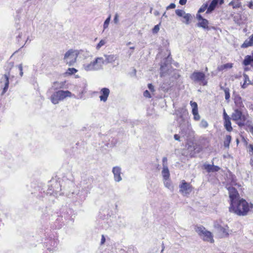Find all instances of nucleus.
Masks as SVG:
<instances>
[{
	"instance_id": "f257e3e1",
	"label": "nucleus",
	"mask_w": 253,
	"mask_h": 253,
	"mask_svg": "<svg viewBox=\"0 0 253 253\" xmlns=\"http://www.w3.org/2000/svg\"><path fill=\"white\" fill-rule=\"evenodd\" d=\"M253 208L251 203H248L245 200L241 199L239 201L230 206L229 211L239 216H245Z\"/></svg>"
},
{
	"instance_id": "f03ea898",
	"label": "nucleus",
	"mask_w": 253,
	"mask_h": 253,
	"mask_svg": "<svg viewBox=\"0 0 253 253\" xmlns=\"http://www.w3.org/2000/svg\"><path fill=\"white\" fill-rule=\"evenodd\" d=\"M80 54H83L84 57H86L88 55V52L83 50H78L73 49L68 50L64 55V62L69 66L74 65L76 62L78 56Z\"/></svg>"
},
{
	"instance_id": "7ed1b4c3",
	"label": "nucleus",
	"mask_w": 253,
	"mask_h": 253,
	"mask_svg": "<svg viewBox=\"0 0 253 253\" xmlns=\"http://www.w3.org/2000/svg\"><path fill=\"white\" fill-rule=\"evenodd\" d=\"M104 64V58L102 57H98L90 63H84L83 65V69L87 72L98 71L103 68Z\"/></svg>"
},
{
	"instance_id": "20e7f679",
	"label": "nucleus",
	"mask_w": 253,
	"mask_h": 253,
	"mask_svg": "<svg viewBox=\"0 0 253 253\" xmlns=\"http://www.w3.org/2000/svg\"><path fill=\"white\" fill-rule=\"evenodd\" d=\"M230 184L231 186L227 185L226 187L229 192L230 205H232L241 199L237 190L233 186H238L239 187L240 185L236 182L235 177L232 176H231V181L230 182Z\"/></svg>"
},
{
	"instance_id": "39448f33",
	"label": "nucleus",
	"mask_w": 253,
	"mask_h": 253,
	"mask_svg": "<svg viewBox=\"0 0 253 253\" xmlns=\"http://www.w3.org/2000/svg\"><path fill=\"white\" fill-rule=\"evenodd\" d=\"M75 96L68 90H58L53 93L50 97V100L53 104H58L60 101L63 100L65 98Z\"/></svg>"
},
{
	"instance_id": "423d86ee",
	"label": "nucleus",
	"mask_w": 253,
	"mask_h": 253,
	"mask_svg": "<svg viewBox=\"0 0 253 253\" xmlns=\"http://www.w3.org/2000/svg\"><path fill=\"white\" fill-rule=\"evenodd\" d=\"M231 118L239 126H244L248 118V115L245 114L242 110L235 109L232 114Z\"/></svg>"
},
{
	"instance_id": "0eeeda50",
	"label": "nucleus",
	"mask_w": 253,
	"mask_h": 253,
	"mask_svg": "<svg viewBox=\"0 0 253 253\" xmlns=\"http://www.w3.org/2000/svg\"><path fill=\"white\" fill-rule=\"evenodd\" d=\"M196 231L204 241L209 242L211 243L214 242L212 233L207 231L204 227H197L196 228Z\"/></svg>"
},
{
	"instance_id": "6e6552de",
	"label": "nucleus",
	"mask_w": 253,
	"mask_h": 253,
	"mask_svg": "<svg viewBox=\"0 0 253 253\" xmlns=\"http://www.w3.org/2000/svg\"><path fill=\"white\" fill-rule=\"evenodd\" d=\"M205 74L200 71H195L190 76V79L196 83H198L200 84L205 85L207 84V81L205 79Z\"/></svg>"
},
{
	"instance_id": "1a4fd4ad",
	"label": "nucleus",
	"mask_w": 253,
	"mask_h": 253,
	"mask_svg": "<svg viewBox=\"0 0 253 253\" xmlns=\"http://www.w3.org/2000/svg\"><path fill=\"white\" fill-rule=\"evenodd\" d=\"M179 191L184 196L189 194L192 190V187L191 185L183 180L179 185Z\"/></svg>"
},
{
	"instance_id": "9d476101",
	"label": "nucleus",
	"mask_w": 253,
	"mask_h": 253,
	"mask_svg": "<svg viewBox=\"0 0 253 253\" xmlns=\"http://www.w3.org/2000/svg\"><path fill=\"white\" fill-rule=\"evenodd\" d=\"M112 172L114 174V180L116 182H119L122 181V178L121 176V168L119 167L116 166L113 168Z\"/></svg>"
},
{
	"instance_id": "9b49d317",
	"label": "nucleus",
	"mask_w": 253,
	"mask_h": 253,
	"mask_svg": "<svg viewBox=\"0 0 253 253\" xmlns=\"http://www.w3.org/2000/svg\"><path fill=\"white\" fill-rule=\"evenodd\" d=\"M101 95L99 98L101 101L106 102L110 94V90L108 88H102L100 91Z\"/></svg>"
},
{
	"instance_id": "f8f14e48",
	"label": "nucleus",
	"mask_w": 253,
	"mask_h": 253,
	"mask_svg": "<svg viewBox=\"0 0 253 253\" xmlns=\"http://www.w3.org/2000/svg\"><path fill=\"white\" fill-rule=\"evenodd\" d=\"M9 74H8V75L4 74L3 76V77L2 78V80H3V82L4 83V86L2 91L1 92L2 95H3L8 89V88L9 86Z\"/></svg>"
},
{
	"instance_id": "ddd939ff",
	"label": "nucleus",
	"mask_w": 253,
	"mask_h": 253,
	"mask_svg": "<svg viewBox=\"0 0 253 253\" xmlns=\"http://www.w3.org/2000/svg\"><path fill=\"white\" fill-rule=\"evenodd\" d=\"M105 63H113L117 59L118 56L115 54L105 55Z\"/></svg>"
},
{
	"instance_id": "4468645a",
	"label": "nucleus",
	"mask_w": 253,
	"mask_h": 253,
	"mask_svg": "<svg viewBox=\"0 0 253 253\" xmlns=\"http://www.w3.org/2000/svg\"><path fill=\"white\" fill-rule=\"evenodd\" d=\"M253 46V34L249 37V39L245 40L244 43L241 45V47L247 48L249 46Z\"/></svg>"
},
{
	"instance_id": "2eb2a0df",
	"label": "nucleus",
	"mask_w": 253,
	"mask_h": 253,
	"mask_svg": "<svg viewBox=\"0 0 253 253\" xmlns=\"http://www.w3.org/2000/svg\"><path fill=\"white\" fill-rule=\"evenodd\" d=\"M235 103L236 105L235 109H239V110H242V108L244 107V104L242 102V98L241 97L237 96L235 98Z\"/></svg>"
},
{
	"instance_id": "dca6fc26",
	"label": "nucleus",
	"mask_w": 253,
	"mask_h": 253,
	"mask_svg": "<svg viewBox=\"0 0 253 253\" xmlns=\"http://www.w3.org/2000/svg\"><path fill=\"white\" fill-rule=\"evenodd\" d=\"M219 1V0H213L211 2L208 8L207 11L206 12L207 13H209L211 12L215 8L218 2Z\"/></svg>"
},
{
	"instance_id": "f3484780",
	"label": "nucleus",
	"mask_w": 253,
	"mask_h": 253,
	"mask_svg": "<svg viewBox=\"0 0 253 253\" xmlns=\"http://www.w3.org/2000/svg\"><path fill=\"white\" fill-rule=\"evenodd\" d=\"M162 174L163 177V179H169V171L168 169L167 166H164L162 171Z\"/></svg>"
},
{
	"instance_id": "a211bd4d",
	"label": "nucleus",
	"mask_w": 253,
	"mask_h": 253,
	"mask_svg": "<svg viewBox=\"0 0 253 253\" xmlns=\"http://www.w3.org/2000/svg\"><path fill=\"white\" fill-rule=\"evenodd\" d=\"M233 67L232 63H227L223 65H219L217 67V70L218 71H222L225 70H227L228 69H231Z\"/></svg>"
},
{
	"instance_id": "6ab92c4d",
	"label": "nucleus",
	"mask_w": 253,
	"mask_h": 253,
	"mask_svg": "<svg viewBox=\"0 0 253 253\" xmlns=\"http://www.w3.org/2000/svg\"><path fill=\"white\" fill-rule=\"evenodd\" d=\"M230 118L228 119H225L224 120V126L226 129V130L228 131H231L232 130V127L231 126V123L230 121Z\"/></svg>"
},
{
	"instance_id": "aec40b11",
	"label": "nucleus",
	"mask_w": 253,
	"mask_h": 253,
	"mask_svg": "<svg viewBox=\"0 0 253 253\" xmlns=\"http://www.w3.org/2000/svg\"><path fill=\"white\" fill-rule=\"evenodd\" d=\"M209 22L206 19H202L200 22L198 23V26L202 27L204 29H207L208 28Z\"/></svg>"
},
{
	"instance_id": "412c9836",
	"label": "nucleus",
	"mask_w": 253,
	"mask_h": 253,
	"mask_svg": "<svg viewBox=\"0 0 253 253\" xmlns=\"http://www.w3.org/2000/svg\"><path fill=\"white\" fill-rule=\"evenodd\" d=\"M243 76H244V83L242 85V87L244 89L247 87V85H248L250 84L251 82H250V81L249 80V78L247 75L244 74L243 75Z\"/></svg>"
},
{
	"instance_id": "4be33fe9",
	"label": "nucleus",
	"mask_w": 253,
	"mask_h": 253,
	"mask_svg": "<svg viewBox=\"0 0 253 253\" xmlns=\"http://www.w3.org/2000/svg\"><path fill=\"white\" fill-rule=\"evenodd\" d=\"M229 5L232 6L234 9L238 8L241 7V2L239 1H231L228 4Z\"/></svg>"
},
{
	"instance_id": "5701e85b",
	"label": "nucleus",
	"mask_w": 253,
	"mask_h": 253,
	"mask_svg": "<svg viewBox=\"0 0 253 253\" xmlns=\"http://www.w3.org/2000/svg\"><path fill=\"white\" fill-rule=\"evenodd\" d=\"M231 140V137L230 135H226L225 140L224 141V146L225 147L228 148Z\"/></svg>"
},
{
	"instance_id": "b1692460",
	"label": "nucleus",
	"mask_w": 253,
	"mask_h": 253,
	"mask_svg": "<svg viewBox=\"0 0 253 253\" xmlns=\"http://www.w3.org/2000/svg\"><path fill=\"white\" fill-rule=\"evenodd\" d=\"M183 18L185 19V21H183L186 24L188 25L189 24V21L192 18V16L189 13H186L183 16Z\"/></svg>"
},
{
	"instance_id": "393cba45",
	"label": "nucleus",
	"mask_w": 253,
	"mask_h": 253,
	"mask_svg": "<svg viewBox=\"0 0 253 253\" xmlns=\"http://www.w3.org/2000/svg\"><path fill=\"white\" fill-rule=\"evenodd\" d=\"M107 43V40L104 39L101 40L97 44L96 48L97 50H99L102 46L104 45Z\"/></svg>"
},
{
	"instance_id": "a878e982",
	"label": "nucleus",
	"mask_w": 253,
	"mask_h": 253,
	"mask_svg": "<svg viewBox=\"0 0 253 253\" xmlns=\"http://www.w3.org/2000/svg\"><path fill=\"white\" fill-rule=\"evenodd\" d=\"M190 104V105L192 109V113L196 112V111H198V105L196 102L191 101Z\"/></svg>"
},
{
	"instance_id": "bb28decb",
	"label": "nucleus",
	"mask_w": 253,
	"mask_h": 253,
	"mask_svg": "<svg viewBox=\"0 0 253 253\" xmlns=\"http://www.w3.org/2000/svg\"><path fill=\"white\" fill-rule=\"evenodd\" d=\"M164 180V183L165 186L168 188L169 189H172L173 187L171 185V182L169 180V179H163Z\"/></svg>"
},
{
	"instance_id": "cd10ccee",
	"label": "nucleus",
	"mask_w": 253,
	"mask_h": 253,
	"mask_svg": "<svg viewBox=\"0 0 253 253\" xmlns=\"http://www.w3.org/2000/svg\"><path fill=\"white\" fill-rule=\"evenodd\" d=\"M78 70L74 68H69L67 69L66 74L69 75H71L76 73Z\"/></svg>"
},
{
	"instance_id": "c85d7f7f",
	"label": "nucleus",
	"mask_w": 253,
	"mask_h": 253,
	"mask_svg": "<svg viewBox=\"0 0 253 253\" xmlns=\"http://www.w3.org/2000/svg\"><path fill=\"white\" fill-rule=\"evenodd\" d=\"M175 13L179 17H183L186 14L185 12L181 9H176Z\"/></svg>"
},
{
	"instance_id": "c756f323",
	"label": "nucleus",
	"mask_w": 253,
	"mask_h": 253,
	"mask_svg": "<svg viewBox=\"0 0 253 253\" xmlns=\"http://www.w3.org/2000/svg\"><path fill=\"white\" fill-rule=\"evenodd\" d=\"M251 61H253L252 57H251V56H248L244 59L243 63L245 65L247 66L249 65L251 63Z\"/></svg>"
},
{
	"instance_id": "7c9ffc66",
	"label": "nucleus",
	"mask_w": 253,
	"mask_h": 253,
	"mask_svg": "<svg viewBox=\"0 0 253 253\" xmlns=\"http://www.w3.org/2000/svg\"><path fill=\"white\" fill-rule=\"evenodd\" d=\"M111 19V16H109L105 21L103 24V29L104 30L107 29L108 27L110 21Z\"/></svg>"
},
{
	"instance_id": "2f4dec72",
	"label": "nucleus",
	"mask_w": 253,
	"mask_h": 253,
	"mask_svg": "<svg viewBox=\"0 0 253 253\" xmlns=\"http://www.w3.org/2000/svg\"><path fill=\"white\" fill-rule=\"evenodd\" d=\"M200 126L202 127L206 128L208 126L209 124L207 121L202 120L200 123Z\"/></svg>"
},
{
	"instance_id": "473e14b6",
	"label": "nucleus",
	"mask_w": 253,
	"mask_h": 253,
	"mask_svg": "<svg viewBox=\"0 0 253 253\" xmlns=\"http://www.w3.org/2000/svg\"><path fill=\"white\" fill-rule=\"evenodd\" d=\"M16 68H17L20 72V76L21 77H22L23 75V66L22 64H20L17 66H16Z\"/></svg>"
},
{
	"instance_id": "72a5a7b5",
	"label": "nucleus",
	"mask_w": 253,
	"mask_h": 253,
	"mask_svg": "<svg viewBox=\"0 0 253 253\" xmlns=\"http://www.w3.org/2000/svg\"><path fill=\"white\" fill-rule=\"evenodd\" d=\"M208 4H204L202 5V6L201 7V8L198 10V13H201L204 11H205L207 9H208Z\"/></svg>"
},
{
	"instance_id": "f704fd0d",
	"label": "nucleus",
	"mask_w": 253,
	"mask_h": 253,
	"mask_svg": "<svg viewBox=\"0 0 253 253\" xmlns=\"http://www.w3.org/2000/svg\"><path fill=\"white\" fill-rule=\"evenodd\" d=\"M213 165H210V164H205L204 165V168L205 169L207 170L208 172H211V169L212 168Z\"/></svg>"
},
{
	"instance_id": "c9c22d12",
	"label": "nucleus",
	"mask_w": 253,
	"mask_h": 253,
	"mask_svg": "<svg viewBox=\"0 0 253 253\" xmlns=\"http://www.w3.org/2000/svg\"><path fill=\"white\" fill-rule=\"evenodd\" d=\"M194 116V119L195 121H199L200 119V116L199 114L198 111H196L192 113Z\"/></svg>"
},
{
	"instance_id": "e433bc0d",
	"label": "nucleus",
	"mask_w": 253,
	"mask_h": 253,
	"mask_svg": "<svg viewBox=\"0 0 253 253\" xmlns=\"http://www.w3.org/2000/svg\"><path fill=\"white\" fill-rule=\"evenodd\" d=\"M224 92H225V98L226 100H228L230 96L229 89L226 88L224 90Z\"/></svg>"
},
{
	"instance_id": "4c0bfd02",
	"label": "nucleus",
	"mask_w": 253,
	"mask_h": 253,
	"mask_svg": "<svg viewBox=\"0 0 253 253\" xmlns=\"http://www.w3.org/2000/svg\"><path fill=\"white\" fill-rule=\"evenodd\" d=\"M248 151L249 153L253 156V144H250L248 146Z\"/></svg>"
},
{
	"instance_id": "58836bf2",
	"label": "nucleus",
	"mask_w": 253,
	"mask_h": 253,
	"mask_svg": "<svg viewBox=\"0 0 253 253\" xmlns=\"http://www.w3.org/2000/svg\"><path fill=\"white\" fill-rule=\"evenodd\" d=\"M159 30H160V27H159V25H155L154 26V28L153 29V33H157L159 31Z\"/></svg>"
},
{
	"instance_id": "ea45409f",
	"label": "nucleus",
	"mask_w": 253,
	"mask_h": 253,
	"mask_svg": "<svg viewBox=\"0 0 253 253\" xmlns=\"http://www.w3.org/2000/svg\"><path fill=\"white\" fill-rule=\"evenodd\" d=\"M143 95L145 97H147V98H151V95H150V93L149 92V91L148 90H145L144 93H143Z\"/></svg>"
},
{
	"instance_id": "a19ab883",
	"label": "nucleus",
	"mask_w": 253,
	"mask_h": 253,
	"mask_svg": "<svg viewBox=\"0 0 253 253\" xmlns=\"http://www.w3.org/2000/svg\"><path fill=\"white\" fill-rule=\"evenodd\" d=\"M220 169V168L216 166H212V168L211 172L217 171Z\"/></svg>"
},
{
	"instance_id": "79ce46f5",
	"label": "nucleus",
	"mask_w": 253,
	"mask_h": 253,
	"mask_svg": "<svg viewBox=\"0 0 253 253\" xmlns=\"http://www.w3.org/2000/svg\"><path fill=\"white\" fill-rule=\"evenodd\" d=\"M242 16L241 15L240 16V17H241V20H236V19H235V21L236 22V23L237 24H238V25H241L243 23V18H242Z\"/></svg>"
},
{
	"instance_id": "37998d69",
	"label": "nucleus",
	"mask_w": 253,
	"mask_h": 253,
	"mask_svg": "<svg viewBox=\"0 0 253 253\" xmlns=\"http://www.w3.org/2000/svg\"><path fill=\"white\" fill-rule=\"evenodd\" d=\"M219 230L221 232H222L223 233V234L224 235H227L228 234V233L226 231V229L225 228H223V227H220L219 228Z\"/></svg>"
},
{
	"instance_id": "c03bdc74",
	"label": "nucleus",
	"mask_w": 253,
	"mask_h": 253,
	"mask_svg": "<svg viewBox=\"0 0 253 253\" xmlns=\"http://www.w3.org/2000/svg\"><path fill=\"white\" fill-rule=\"evenodd\" d=\"M119 22V15L116 13L115 15V17L114 18V22L115 23V24H118Z\"/></svg>"
},
{
	"instance_id": "a18cd8bd",
	"label": "nucleus",
	"mask_w": 253,
	"mask_h": 253,
	"mask_svg": "<svg viewBox=\"0 0 253 253\" xmlns=\"http://www.w3.org/2000/svg\"><path fill=\"white\" fill-rule=\"evenodd\" d=\"M175 7V4L173 3H171L167 7V9L168 10L169 9H173Z\"/></svg>"
},
{
	"instance_id": "49530a36",
	"label": "nucleus",
	"mask_w": 253,
	"mask_h": 253,
	"mask_svg": "<svg viewBox=\"0 0 253 253\" xmlns=\"http://www.w3.org/2000/svg\"><path fill=\"white\" fill-rule=\"evenodd\" d=\"M148 87L149 88V89L152 92L154 91L155 89H154V86L151 84H148Z\"/></svg>"
},
{
	"instance_id": "de8ad7c7",
	"label": "nucleus",
	"mask_w": 253,
	"mask_h": 253,
	"mask_svg": "<svg viewBox=\"0 0 253 253\" xmlns=\"http://www.w3.org/2000/svg\"><path fill=\"white\" fill-rule=\"evenodd\" d=\"M223 118H224V120L228 119H230V118L229 117V116L226 114L225 110H224V111H223Z\"/></svg>"
},
{
	"instance_id": "09e8293b",
	"label": "nucleus",
	"mask_w": 253,
	"mask_h": 253,
	"mask_svg": "<svg viewBox=\"0 0 253 253\" xmlns=\"http://www.w3.org/2000/svg\"><path fill=\"white\" fill-rule=\"evenodd\" d=\"M167 159L166 157H164L163 158V166L164 167V166H167Z\"/></svg>"
},
{
	"instance_id": "8fccbe9b",
	"label": "nucleus",
	"mask_w": 253,
	"mask_h": 253,
	"mask_svg": "<svg viewBox=\"0 0 253 253\" xmlns=\"http://www.w3.org/2000/svg\"><path fill=\"white\" fill-rule=\"evenodd\" d=\"M165 69L164 67L162 66L161 67V77H165V73L163 72V70Z\"/></svg>"
},
{
	"instance_id": "3c124183",
	"label": "nucleus",
	"mask_w": 253,
	"mask_h": 253,
	"mask_svg": "<svg viewBox=\"0 0 253 253\" xmlns=\"http://www.w3.org/2000/svg\"><path fill=\"white\" fill-rule=\"evenodd\" d=\"M197 18L199 21H202V19H204V18H203L202 16L199 14H197Z\"/></svg>"
},
{
	"instance_id": "603ef678",
	"label": "nucleus",
	"mask_w": 253,
	"mask_h": 253,
	"mask_svg": "<svg viewBox=\"0 0 253 253\" xmlns=\"http://www.w3.org/2000/svg\"><path fill=\"white\" fill-rule=\"evenodd\" d=\"M248 6L251 9H253V1L251 0L248 4Z\"/></svg>"
},
{
	"instance_id": "864d4df0",
	"label": "nucleus",
	"mask_w": 253,
	"mask_h": 253,
	"mask_svg": "<svg viewBox=\"0 0 253 253\" xmlns=\"http://www.w3.org/2000/svg\"><path fill=\"white\" fill-rule=\"evenodd\" d=\"M186 1H187V0H179V3L181 5H184V4H186Z\"/></svg>"
},
{
	"instance_id": "5fc2aeb1",
	"label": "nucleus",
	"mask_w": 253,
	"mask_h": 253,
	"mask_svg": "<svg viewBox=\"0 0 253 253\" xmlns=\"http://www.w3.org/2000/svg\"><path fill=\"white\" fill-rule=\"evenodd\" d=\"M174 138L176 140L180 141V136L177 134H175L174 135Z\"/></svg>"
},
{
	"instance_id": "6e6d98bb",
	"label": "nucleus",
	"mask_w": 253,
	"mask_h": 253,
	"mask_svg": "<svg viewBox=\"0 0 253 253\" xmlns=\"http://www.w3.org/2000/svg\"><path fill=\"white\" fill-rule=\"evenodd\" d=\"M105 242V238L104 235H102V238L101 241V244H103Z\"/></svg>"
},
{
	"instance_id": "4d7b16f0",
	"label": "nucleus",
	"mask_w": 253,
	"mask_h": 253,
	"mask_svg": "<svg viewBox=\"0 0 253 253\" xmlns=\"http://www.w3.org/2000/svg\"><path fill=\"white\" fill-rule=\"evenodd\" d=\"M249 129H250V131L251 132H252V133H253V126H251L250 127H249Z\"/></svg>"
},
{
	"instance_id": "13d9d810",
	"label": "nucleus",
	"mask_w": 253,
	"mask_h": 253,
	"mask_svg": "<svg viewBox=\"0 0 253 253\" xmlns=\"http://www.w3.org/2000/svg\"><path fill=\"white\" fill-rule=\"evenodd\" d=\"M154 14L156 16H158L159 15V12L158 11H155L154 12Z\"/></svg>"
},
{
	"instance_id": "bf43d9fd",
	"label": "nucleus",
	"mask_w": 253,
	"mask_h": 253,
	"mask_svg": "<svg viewBox=\"0 0 253 253\" xmlns=\"http://www.w3.org/2000/svg\"><path fill=\"white\" fill-rule=\"evenodd\" d=\"M133 53V51H129L128 52V54H129V56H130Z\"/></svg>"
},
{
	"instance_id": "052dcab7",
	"label": "nucleus",
	"mask_w": 253,
	"mask_h": 253,
	"mask_svg": "<svg viewBox=\"0 0 253 253\" xmlns=\"http://www.w3.org/2000/svg\"><path fill=\"white\" fill-rule=\"evenodd\" d=\"M130 49H131V50H134L135 49V47L134 46H131V47H130Z\"/></svg>"
},
{
	"instance_id": "680f3d73",
	"label": "nucleus",
	"mask_w": 253,
	"mask_h": 253,
	"mask_svg": "<svg viewBox=\"0 0 253 253\" xmlns=\"http://www.w3.org/2000/svg\"><path fill=\"white\" fill-rule=\"evenodd\" d=\"M163 16H164V17H167V15H166V12H165V13L163 14Z\"/></svg>"
},
{
	"instance_id": "e2e57ef3",
	"label": "nucleus",
	"mask_w": 253,
	"mask_h": 253,
	"mask_svg": "<svg viewBox=\"0 0 253 253\" xmlns=\"http://www.w3.org/2000/svg\"><path fill=\"white\" fill-rule=\"evenodd\" d=\"M131 43V42H128L126 43V45H130Z\"/></svg>"
},
{
	"instance_id": "0e129e2a",
	"label": "nucleus",
	"mask_w": 253,
	"mask_h": 253,
	"mask_svg": "<svg viewBox=\"0 0 253 253\" xmlns=\"http://www.w3.org/2000/svg\"><path fill=\"white\" fill-rule=\"evenodd\" d=\"M223 3V0H221L220 2V4H222Z\"/></svg>"
},
{
	"instance_id": "69168bd1",
	"label": "nucleus",
	"mask_w": 253,
	"mask_h": 253,
	"mask_svg": "<svg viewBox=\"0 0 253 253\" xmlns=\"http://www.w3.org/2000/svg\"><path fill=\"white\" fill-rule=\"evenodd\" d=\"M243 18L244 19V21H245L246 20V18L244 16H243Z\"/></svg>"
},
{
	"instance_id": "338daca9",
	"label": "nucleus",
	"mask_w": 253,
	"mask_h": 253,
	"mask_svg": "<svg viewBox=\"0 0 253 253\" xmlns=\"http://www.w3.org/2000/svg\"><path fill=\"white\" fill-rule=\"evenodd\" d=\"M252 60H253V53H252Z\"/></svg>"
},
{
	"instance_id": "774afa93",
	"label": "nucleus",
	"mask_w": 253,
	"mask_h": 253,
	"mask_svg": "<svg viewBox=\"0 0 253 253\" xmlns=\"http://www.w3.org/2000/svg\"><path fill=\"white\" fill-rule=\"evenodd\" d=\"M206 71H208V68L207 67L206 68Z\"/></svg>"
}]
</instances>
